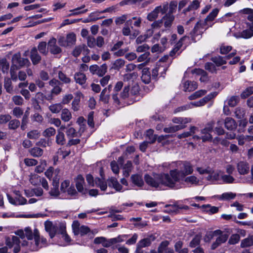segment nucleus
Segmentation results:
<instances>
[{
    "instance_id": "obj_5",
    "label": "nucleus",
    "mask_w": 253,
    "mask_h": 253,
    "mask_svg": "<svg viewBox=\"0 0 253 253\" xmlns=\"http://www.w3.org/2000/svg\"><path fill=\"white\" fill-rule=\"evenodd\" d=\"M30 63L27 58L21 57L20 53H16L12 56V66L10 69V74L12 79H16L17 74L15 70H17L19 67L27 65Z\"/></svg>"
},
{
    "instance_id": "obj_50",
    "label": "nucleus",
    "mask_w": 253,
    "mask_h": 253,
    "mask_svg": "<svg viewBox=\"0 0 253 253\" xmlns=\"http://www.w3.org/2000/svg\"><path fill=\"white\" fill-rule=\"evenodd\" d=\"M107 90L106 88H104L101 92L100 95L99 100L102 102L104 104H107L109 102L110 99V95L106 94Z\"/></svg>"
},
{
    "instance_id": "obj_38",
    "label": "nucleus",
    "mask_w": 253,
    "mask_h": 253,
    "mask_svg": "<svg viewBox=\"0 0 253 253\" xmlns=\"http://www.w3.org/2000/svg\"><path fill=\"white\" fill-rule=\"evenodd\" d=\"M95 186L99 187L102 191H105L107 188L106 182L99 178L95 179Z\"/></svg>"
},
{
    "instance_id": "obj_54",
    "label": "nucleus",
    "mask_w": 253,
    "mask_h": 253,
    "mask_svg": "<svg viewBox=\"0 0 253 253\" xmlns=\"http://www.w3.org/2000/svg\"><path fill=\"white\" fill-rule=\"evenodd\" d=\"M40 135V132L38 130H32L27 133V137L31 139H37Z\"/></svg>"
},
{
    "instance_id": "obj_7",
    "label": "nucleus",
    "mask_w": 253,
    "mask_h": 253,
    "mask_svg": "<svg viewBox=\"0 0 253 253\" xmlns=\"http://www.w3.org/2000/svg\"><path fill=\"white\" fill-rule=\"evenodd\" d=\"M207 76V73L201 69H195L191 70L187 69L184 74L185 78H199L200 79L206 78Z\"/></svg>"
},
{
    "instance_id": "obj_14",
    "label": "nucleus",
    "mask_w": 253,
    "mask_h": 253,
    "mask_svg": "<svg viewBox=\"0 0 253 253\" xmlns=\"http://www.w3.org/2000/svg\"><path fill=\"white\" fill-rule=\"evenodd\" d=\"M76 186L79 192L85 194L86 190L84 188V179L81 175H78L75 180Z\"/></svg>"
},
{
    "instance_id": "obj_40",
    "label": "nucleus",
    "mask_w": 253,
    "mask_h": 253,
    "mask_svg": "<svg viewBox=\"0 0 253 253\" xmlns=\"http://www.w3.org/2000/svg\"><path fill=\"white\" fill-rule=\"evenodd\" d=\"M253 245V236H250L243 240L241 243L242 248H246Z\"/></svg>"
},
{
    "instance_id": "obj_46",
    "label": "nucleus",
    "mask_w": 253,
    "mask_h": 253,
    "mask_svg": "<svg viewBox=\"0 0 253 253\" xmlns=\"http://www.w3.org/2000/svg\"><path fill=\"white\" fill-rule=\"evenodd\" d=\"M51 74L53 79H55L57 78H58L59 79H69L66 78L64 74L58 69L54 70Z\"/></svg>"
},
{
    "instance_id": "obj_4",
    "label": "nucleus",
    "mask_w": 253,
    "mask_h": 253,
    "mask_svg": "<svg viewBox=\"0 0 253 253\" xmlns=\"http://www.w3.org/2000/svg\"><path fill=\"white\" fill-rule=\"evenodd\" d=\"M218 12L219 9L214 8L210 13L204 21H199L196 23L193 30L190 33V38L193 42H196L197 40H199L204 31L209 27L211 26V25H208V22L212 21L217 16Z\"/></svg>"
},
{
    "instance_id": "obj_36",
    "label": "nucleus",
    "mask_w": 253,
    "mask_h": 253,
    "mask_svg": "<svg viewBox=\"0 0 253 253\" xmlns=\"http://www.w3.org/2000/svg\"><path fill=\"white\" fill-rule=\"evenodd\" d=\"M66 142V139L64 133L60 130H58L56 136V143L58 145H63Z\"/></svg>"
},
{
    "instance_id": "obj_27",
    "label": "nucleus",
    "mask_w": 253,
    "mask_h": 253,
    "mask_svg": "<svg viewBox=\"0 0 253 253\" xmlns=\"http://www.w3.org/2000/svg\"><path fill=\"white\" fill-rule=\"evenodd\" d=\"M224 123L225 128L228 130H233L235 129L237 126L235 121L230 117L226 118Z\"/></svg>"
},
{
    "instance_id": "obj_45",
    "label": "nucleus",
    "mask_w": 253,
    "mask_h": 253,
    "mask_svg": "<svg viewBox=\"0 0 253 253\" xmlns=\"http://www.w3.org/2000/svg\"><path fill=\"white\" fill-rule=\"evenodd\" d=\"M140 87L137 84H134L131 87L130 90V94L132 97L135 98L137 97V95L139 93Z\"/></svg>"
},
{
    "instance_id": "obj_30",
    "label": "nucleus",
    "mask_w": 253,
    "mask_h": 253,
    "mask_svg": "<svg viewBox=\"0 0 253 253\" xmlns=\"http://www.w3.org/2000/svg\"><path fill=\"white\" fill-rule=\"evenodd\" d=\"M85 7V5L83 4L81 7H77L75 9L70 10V12H71L68 14V16H77L79 15H81L84 13H86L87 11V9H85L81 10V9L84 8Z\"/></svg>"
},
{
    "instance_id": "obj_12",
    "label": "nucleus",
    "mask_w": 253,
    "mask_h": 253,
    "mask_svg": "<svg viewBox=\"0 0 253 253\" xmlns=\"http://www.w3.org/2000/svg\"><path fill=\"white\" fill-rule=\"evenodd\" d=\"M231 231L229 230H228L227 231V233L224 234L223 235H220L218 237H217L215 240V242H214L211 246V250H215L216 249L218 246H219L220 245H221L223 243H224L226 242L227 240L229 235L230 234Z\"/></svg>"
},
{
    "instance_id": "obj_6",
    "label": "nucleus",
    "mask_w": 253,
    "mask_h": 253,
    "mask_svg": "<svg viewBox=\"0 0 253 253\" xmlns=\"http://www.w3.org/2000/svg\"><path fill=\"white\" fill-rule=\"evenodd\" d=\"M131 19L127 20L123 28L122 32L124 36H129L130 39H134L139 34V31L136 29H133L132 26L131 27V28L129 27V24L131 25Z\"/></svg>"
},
{
    "instance_id": "obj_21",
    "label": "nucleus",
    "mask_w": 253,
    "mask_h": 253,
    "mask_svg": "<svg viewBox=\"0 0 253 253\" xmlns=\"http://www.w3.org/2000/svg\"><path fill=\"white\" fill-rule=\"evenodd\" d=\"M237 169L240 174H246L249 172V165L245 162H240L237 164Z\"/></svg>"
},
{
    "instance_id": "obj_58",
    "label": "nucleus",
    "mask_w": 253,
    "mask_h": 253,
    "mask_svg": "<svg viewBox=\"0 0 253 253\" xmlns=\"http://www.w3.org/2000/svg\"><path fill=\"white\" fill-rule=\"evenodd\" d=\"M79 95L77 96L72 102V109L74 111H77L79 109V103L80 102V95L81 93H79Z\"/></svg>"
},
{
    "instance_id": "obj_3",
    "label": "nucleus",
    "mask_w": 253,
    "mask_h": 253,
    "mask_svg": "<svg viewBox=\"0 0 253 253\" xmlns=\"http://www.w3.org/2000/svg\"><path fill=\"white\" fill-rule=\"evenodd\" d=\"M144 179L150 186L158 189H162L163 187H173V183L170 173L155 174L153 176L145 174Z\"/></svg>"
},
{
    "instance_id": "obj_63",
    "label": "nucleus",
    "mask_w": 253,
    "mask_h": 253,
    "mask_svg": "<svg viewBox=\"0 0 253 253\" xmlns=\"http://www.w3.org/2000/svg\"><path fill=\"white\" fill-rule=\"evenodd\" d=\"M240 237L238 234H234L231 236L228 243L230 245H234L238 243L240 240Z\"/></svg>"
},
{
    "instance_id": "obj_61",
    "label": "nucleus",
    "mask_w": 253,
    "mask_h": 253,
    "mask_svg": "<svg viewBox=\"0 0 253 253\" xmlns=\"http://www.w3.org/2000/svg\"><path fill=\"white\" fill-rule=\"evenodd\" d=\"M201 237L198 235H196L190 242L189 246L191 248H196L198 247L200 243Z\"/></svg>"
},
{
    "instance_id": "obj_19",
    "label": "nucleus",
    "mask_w": 253,
    "mask_h": 253,
    "mask_svg": "<svg viewBox=\"0 0 253 253\" xmlns=\"http://www.w3.org/2000/svg\"><path fill=\"white\" fill-rule=\"evenodd\" d=\"M240 12L248 15V20L252 22H247L246 25L249 28H253V9L246 8L241 10Z\"/></svg>"
},
{
    "instance_id": "obj_11",
    "label": "nucleus",
    "mask_w": 253,
    "mask_h": 253,
    "mask_svg": "<svg viewBox=\"0 0 253 253\" xmlns=\"http://www.w3.org/2000/svg\"><path fill=\"white\" fill-rule=\"evenodd\" d=\"M165 208H166L165 211L172 214H175L179 213V210H188L189 209V207L187 206L177 204L167 205Z\"/></svg>"
},
{
    "instance_id": "obj_18",
    "label": "nucleus",
    "mask_w": 253,
    "mask_h": 253,
    "mask_svg": "<svg viewBox=\"0 0 253 253\" xmlns=\"http://www.w3.org/2000/svg\"><path fill=\"white\" fill-rule=\"evenodd\" d=\"M217 92H211L210 94L207 95L206 96H205V97L200 99L199 101L195 102L194 104L195 106L198 107L203 106L207 102L210 101L211 100L213 99L214 97H215L217 95Z\"/></svg>"
},
{
    "instance_id": "obj_41",
    "label": "nucleus",
    "mask_w": 253,
    "mask_h": 253,
    "mask_svg": "<svg viewBox=\"0 0 253 253\" xmlns=\"http://www.w3.org/2000/svg\"><path fill=\"white\" fill-rule=\"evenodd\" d=\"M146 139L149 140V143H153L156 140V135L154 134V130L152 129H148L146 133Z\"/></svg>"
},
{
    "instance_id": "obj_48",
    "label": "nucleus",
    "mask_w": 253,
    "mask_h": 253,
    "mask_svg": "<svg viewBox=\"0 0 253 253\" xmlns=\"http://www.w3.org/2000/svg\"><path fill=\"white\" fill-rule=\"evenodd\" d=\"M125 64V61L122 59H118L116 60L113 64L112 68L115 70H119L123 67Z\"/></svg>"
},
{
    "instance_id": "obj_23",
    "label": "nucleus",
    "mask_w": 253,
    "mask_h": 253,
    "mask_svg": "<svg viewBox=\"0 0 253 253\" xmlns=\"http://www.w3.org/2000/svg\"><path fill=\"white\" fill-rule=\"evenodd\" d=\"M198 85L196 82L191 80H187L184 82L183 90L185 91H192L197 88Z\"/></svg>"
},
{
    "instance_id": "obj_62",
    "label": "nucleus",
    "mask_w": 253,
    "mask_h": 253,
    "mask_svg": "<svg viewBox=\"0 0 253 253\" xmlns=\"http://www.w3.org/2000/svg\"><path fill=\"white\" fill-rule=\"evenodd\" d=\"M56 130L52 127H50L46 128L42 133L43 136L46 137H49L51 136L54 135L55 134Z\"/></svg>"
},
{
    "instance_id": "obj_20",
    "label": "nucleus",
    "mask_w": 253,
    "mask_h": 253,
    "mask_svg": "<svg viewBox=\"0 0 253 253\" xmlns=\"http://www.w3.org/2000/svg\"><path fill=\"white\" fill-rule=\"evenodd\" d=\"M220 176V171L219 170H213L211 169H210V172L208 173V175L206 177V179L211 181L215 182L218 180Z\"/></svg>"
},
{
    "instance_id": "obj_49",
    "label": "nucleus",
    "mask_w": 253,
    "mask_h": 253,
    "mask_svg": "<svg viewBox=\"0 0 253 253\" xmlns=\"http://www.w3.org/2000/svg\"><path fill=\"white\" fill-rule=\"evenodd\" d=\"M228 106L233 107L235 106L239 101V97L238 96H232L226 100Z\"/></svg>"
},
{
    "instance_id": "obj_15",
    "label": "nucleus",
    "mask_w": 253,
    "mask_h": 253,
    "mask_svg": "<svg viewBox=\"0 0 253 253\" xmlns=\"http://www.w3.org/2000/svg\"><path fill=\"white\" fill-rule=\"evenodd\" d=\"M48 48L53 54H57L61 52V49L56 45V40L55 38L49 40L48 42Z\"/></svg>"
},
{
    "instance_id": "obj_53",
    "label": "nucleus",
    "mask_w": 253,
    "mask_h": 253,
    "mask_svg": "<svg viewBox=\"0 0 253 253\" xmlns=\"http://www.w3.org/2000/svg\"><path fill=\"white\" fill-rule=\"evenodd\" d=\"M20 125V121H18V120H16V119H13L12 120H10L9 121V123H8V128L9 129H13V130L16 129Z\"/></svg>"
},
{
    "instance_id": "obj_34",
    "label": "nucleus",
    "mask_w": 253,
    "mask_h": 253,
    "mask_svg": "<svg viewBox=\"0 0 253 253\" xmlns=\"http://www.w3.org/2000/svg\"><path fill=\"white\" fill-rule=\"evenodd\" d=\"M236 194L232 192H226L223 193L221 195L217 196V198L219 200L227 201L231 199H233L235 198Z\"/></svg>"
},
{
    "instance_id": "obj_44",
    "label": "nucleus",
    "mask_w": 253,
    "mask_h": 253,
    "mask_svg": "<svg viewBox=\"0 0 253 253\" xmlns=\"http://www.w3.org/2000/svg\"><path fill=\"white\" fill-rule=\"evenodd\" d=\"M197 128L195 126H192L190 128V130L189 131L184 132L181 134L178 135L177 137L179 139L183 138H186L189 136H191L196 132V130Z\"/></svg>"
},
{
    "instance_id": "obj_24",
    "label": "nucleus",
    "mask_w": 253,
    "mask_h": 253,
    "mask_svg": "<svg viewBox=\"0 0 253 253\" xmlns=\"http://www.w3.org/2000/svg\"><path fill=\"white\" fill-rule=\"evenodd\" d=\"M131 180L132 183L138 187L141 188L144 185V181L141 175L136 174L131 176Z\"/></svg>"
},
{
    "instance_id": "obj_57",
    "label": "nucleus",
    "mask_w": 253,
    "mask_h": 253,
    "mask_svg": "<svg viewBox=\"0 0 253 253\" xmlns=\"http://www.w3.org/2000/svg\"><path fill=\"white\" fill-rule=\"evenodd\" d=\"M90 232L89 228L85 225L81 226L80 229L78 231V235L80 234L81 236H83L87 235L89 237V232Z\"/></svg>"
},
{
    "instance_id": "obj_51",
    "label": "nucleus",
    "mask_w": 253,
    "mask_h": 253,
    "mask_svg": "<svg viewBox=\"0 0 253 253\" xmlns=\"http://www.w3.org/2000/svg\"><path fill=\"white\" fill-rule=\"evenodd\" d=\"M200 1L198 0H194L188 7L185 9V11L197 9L200 7Z\"/></svg>"
},
{
    "instance_id": "obj_39",
    "label": "nucleus",
    "mask_w": 253,
    "mask_h": 253,
    "mask_svg": "<svg viewBox=\"0 0 253 253\" xmlns=\"http://www.w3.org/2000/svg\"><path fill=\"white\" fill-rule=\"evenodd\" d=\"M29 152L31 155L34 157H40L43 154V150L41 148L37 147L30 149Z\"/></svg>"
},
{
    "instance_id": "obj_56",
    "label": "nucleus",
    "mask_w": 253,
    "mask_h": 253,
    "mask_svg": "<svg viewBox=\"0 0 253 253\" xmlns=\"http://www.w3.org/2000/svg\"><path fill=\"white\" fill-rule=\"evenodd\" d=\"M66 40L68 46L74 44L76 40L75 34L74 33H70L68 34L66 38Z\"/></svg>"
},
{
    "instance_id": "obj_2",
    "label": "nucleus",
    "mask_w": 253,
    "mask_h": 253,
    "mask_svg": "<svg viewBox=\"0 0 253 253\" xmlns=\"http://www.w3.org/2000/svg\"><path fill=\"white\" fill-rule=\"evenodd\" d=\"M16 235L22 239L26 238L27 241L24 240L21 244L22 247H26L32 251H38L39 249L47 245V240L43 237H41L39 230L35 229L32 231L30 227H27L24 230H18L15 232Z\"/></svg>"
},
{
    "instance_id": "obj_17",
    "label": "nucleus",
    "mask_w": 253,
    "mask_h": 253,
    "mask_svg": "<svg viewBox=\"0 0 253 253\" xmlns=\"http://www.w3.org/2000/svg\"><path fill=\"white\" fill-rule=\"evenodd\" d=\"M82 52H84V54L87 55L89 54L90 50L87 48L85 44H82L75 47L72 52V54L74 56L77 57L79 56Z\"/></svg>"
},
{
    "instance_id": "obj_28",
    "label": "nucleus",
    "mask_w": 253,
    "mask_h": 253,
    "mask_svg": "<svg viewBox=\"0 0 253 253\" xmlns=\"http://www.w3.org/2000/svg\"><path fill=\"white\" fill-rule=\"evenodd\" d=\"M53 187L51 188L49 193L50 195L54 198H57L60 194L58 189L59 182L56 180H54L52 183Z\"/></svg>"
},
{
    "instance_id": "obj_32",
    "label": "nucleus",
    "mask_w": 253,
    "mask_h": 253,
    "mask_svg": "<svg viewBox=\"0 0 253 253\" xmlns=\"http://www.w3.org/2000/svg\"><path fill=\"white\" fill-rule=\"evenodd\" d=\"M109 186L113 187L117 191L120 192L122 189V186L119 183L117 179L114 177H111L108 180Z\"/></svg>"
},
{
    "instance_id": "obj_16",
    "label": "nucleus",
    "mask_w": 253,
    "mask_h": 253,
    "mask_svg": "<svg viewBox=\"0 0 253 253\" xmlns=\"http://www.w3.org/2000/svg\"><path fill=\"white\" fill-rule=\"evenodd\" d=\"M174 19V16L172 14V10H170L162 18L163 23L165 28L170 27Z\"/></svg>"
},
{
    "instance_id": "obj_10",
    "label": "nucleus",
    "mask_w": 253,
    "mask_h": 253,
    "mask_svg": "<svg viewBox=\"0 0 253 253\" xmlns=\"http://www.w3.org/2000/svg\"><path fill=\"white\" fill-rule=\"evenodd\" d=\"M213 125H210L209 126L205 127L204 129L201 130L202 135L201 136L198 135H195L193 136L194 139H202L203 141L205 142L207 141H209L211 139V135L210 134V132L213 129Z\"/></svg>"
},
{
    "instance_id": "obj_13",
    "label": "nucleus",
    "mask_w": 253,
    "mask_h": 253,
    "mask_svg": "<svg viewBox=\"0 0 253 253\" xmlns=\"http://www.w3.org/2000/svg\"><path fill=\"white\" fill-rule=\"evenodd\" d=\"M44 227L51 238H53L55 236L58 229L56 225L49 221H46L44 222Z\"/></svg>"
},
{
    "instance_id": "obj_64",
    "label": "nucleus",
    "mask_w": 253,
    "mask_h": 253,
    "mask_svg": "<svg viewBox=\"0 0 253 253\" xmlns=\"http://www.w3.org/2000/svg\"><path fill=\"white\" fill-rule=\"evenodd\" d=\"M253 93V87L250 86L247 87L241 94L242 98H246Z\"/></svg>"
},
{
    "instance_id": "obj_59",
    "label": "nucleus",
    "mask_w": 253,
    "mask_h": 253,
    "mask_svg": "<svg viewBox=\"0 0 253 253\" xmlns=\"http://www.w3.org/2000/svg\"><path fill=\"white\" fill-rule=\"evenodd\" d=\"M38 49L40 53L43 54H46L48 51L46 49V42H41L38 46Z\"/></svg>"
},
{
    "instance_id": "obj_29",
    "label": "nucleus",
    "mask_w": 253,
    "mask_h": 253,
    "mask_svg": "<svg viewBox=\"0 0 253 253\" xmlns=\"http://www.w3.org/2000/svg\"><path fill=\"white\" fill-rule=\"evenodd\" d=\"M238 16L235 15V13L228 12L226 13L221 18L218 19L220 22L224 21H236L238 19Z\"/></svg>"
},
{
    "instance_id": "obj_1",
    "label": "nucleus",
    "mask_w": 253,
    "mask_h": 253,
    "mask_svg": "<svg viewBox=\"0 0 253 253\" xmlns=\"http://www.w3.org/2000/svg\"><path fill=\"white\" fill-rule=\"evenodd\" d=\"M171 167L173 169L169 171L173 187H175L176 183L197 185L199 184V179L194 175L186 177L191 174L193 172V168L191 163L187 161H177L173 162Z\"/></svg>"
},
{
    "instance_id": "obj_22",
    "label": "nucleus",
    "mask_w": 253,
    "mask_h": 253,
    "mask_svg": "<svg viewBox=\"0 0 253 253\" xmlns=\"http://www.w3.org/2000/svg\"><path fill=\"white\" fill-rule=\"evenodd\" d=\"M253 36V28H249L239 32L236 36L237 38H243L248 39Z\"/></svg>"
},
{
    "instance_id": "obj_9",
    "label": "nucleus",
    "mask_w": 253,
    "mask_h": 253,
    "mask_svg": "<svg viewBox=\"0 0 253 253\" xmlns=\"http://www.w3.org/2000/svg\"><path fill=\"white\" fill-rule=\"evenodd\" d=\"M107 65L106 64H103L101 66L97 65H93L90 66L89 71L94 75H97L98 77H103L107 72Z\"/></svg>"
},
{
    "instance_id": "obj_43",
    "label": "nucleus",
    "mask_w": 253,
    "mask_h": 253,
    "mask_svg": "<svg viewBox=\"0 0 253 253\" xmlns=\"http://www.w3.org/2000/svg\"><path fill=\"white\" fill-rule=\"evenodd\" d=\"M123 174L126 177L129 175L130 172L132 170V163L131 161H127L123 168Z\"/></svg>"
},
{
    "instance_id": "obj_26",
    "label": "nucleus",
    "mask_w": 253,
    "mask_h": 253,
    "mask_svg": "<svg viewBox=\"0 0 253 253\" xmlns=\"http://www.w3.org/2000/svg\"><path fill=\"white\" fill-rule=\"evenodd\" d=\"M154 240L155 238L153 236H149L139 241L137 244V246L141 248L148 247Z\"/></svg>"
},
{
    "instance_id": "obj_52",
    "label": "nucleus",
    "mask_w": 253,
    "mask_h": 253,
    "mask_svg": "<svg viewBox=\"0 0 253 253\" xmlns=\"http://www.w3.org/2000/svg\"><path fill=\"white\" fill-rule=\"evenodd\" d=\"M212 61L214 62L217 66H220L226 63V60L223 59V57L218 56L212 58Z\"/></svg>"
},
{
    "instance_id": "obj_47",
    "label": "nucleus",
    "mask_w": 253,
    "mask_h": 253,
    "mask_svg": "<svg viewBox=\"0 0 253 253\" xmlns=\"http://www.w3.org/2000/svg\"><path fill=\"white\" fill-rule=\"evenodd\" d=\"M62 108L61 103L52 104L48 107L49 110L53 113H58L62 110Z\"/></svg>"
},
{
    "instance_id": "obj_31",
    "label": "nucleus",
    "mask_w": 253,
    "mask_h": 253,
    "mask_svg": "<svg viewBox=\"0 0 253 253\" xmlns=\"http://www.w3.org/2000/svg\"><path fill=\"white\" fill-rule=\"evenodd\" d=\"M31 59L34 64H37L41 60V56L37 52V49L36 47H34L31 51Z\"/></svg>"
},
{
    "instance_id": "obj_60",
    "label": "nucleus",
    "mask_w": 253,
    "mask_h": 253,
    "mask_svg": "<svg viewBox=\"0 0 253 253\" xmlns=\"http://www.w3.org/2000/svg\"><path fill=\"white\" fill-rule=\"evenodd\" d=\"M169 5L168 3L166 2L164 3L162 5H160L155 7V9L158 12V13H161L162 14H165L167 12L168 10Z\"/></svg>"
},
{
    "instance_id": "obj_33",
    "label": "nucleus",
    "mask_w": 253,
    "mask_h": 253,
    "mask_svg": "<svg viewBox=\"0 0 253 253\" xmlns=\"http://www.w3.org/2000/svg\"><path fill=\"white\" fill-rule=\"evenodd\" d=\"M49 84L54 87L51 90L52 93L58 94L61 92V88L59 86L60 83L58 80H50Z\"/></svg>"
},
{
    "instance_id": "obj_37",
    "label": "nucleus",
    "mask_w": 253,
    "mask_h": 253,
    "mask_svg": "<svg viewBox=\"0 0 253 253\" xmlns=\"http://www.w3.org/2000/svg\"><path fill=\"white\" fill-rule=\"evenodd\" d=\"M65 132L67 137L69 138H73L78 136V133L76 129L73 127H71L70 124L67 125V130Z\"/></svg>"
},
{
    "instance_id": "obj_55",
    "label": "nucleus",
    "mask_w": 253,
    "mask_h": 253,
    "mask_svg": "<svg viewBox=\"0 0 253 253\" xmlns=\"http://www.w3.org/2000/svg\"><path fill=\"white\" fill-rule=\"evenodd\" d=\"M207 93V91L204 89L199 90L196 91L189 96V98L191 100L195 99L197 98L200 97L202 96L205 95Z\"/></svg>"
},
{
    "instance_id": "obj_25",
    "label": "nucleus",
    "mask_w": 253,
    "mask_h": 253,
    "mask_svg": "<svg viewBox=\"0 0 253 253\" xmlns=\"http://www.w3.org/2000/svg\"><path fill=\"white\" fill-rule=\"evenodd\" d=\"M189 38L188 36H185L181 38L178 42L175 45L174 47L169 52V55L170 56H174L176 53L178 52L179 50L182 47L183 42L186 39Z\"/></svg>"
},
{
    "instance_id": "obj_35",
    "label": "nucleus",
    "mask_w": 253,
    "mask_h": 253,
    "mask_svg": "<svg viewBox=\"0 0 253 253\" xmlns=\"http://www.w3.org/2000/svg\"><path fill=\"white\" fill-rule=\"evenodd\" d=\"M61 118L62 121L67 122L72 119V114L68 109H63L62 110L61 114Z\"/></svg>"
},
{
    "instance_id": "obj_8",
    "label": "nucleus",
    "mask_w": 253,
    "mask_h": 253,
    "mask_svg": "<svg viewBox=\"0 0 253 253\" xmlns=\"http://www.w3.org/2000/svg\"><path fill=\"white\" fill-rule=\"evenodd\" d=\"M20 241L18 237L12 236L11 238L8 237L6 239V245L9 248H14L13 252L17 253L20 251Z\"/></svg>"
},
{
    "instance_id": "obj_42",
    "label": "nucleus",
    "mask_w": 253,
    "mask_h": 253,
    "mask_svg": "<svg viewBox=\"0 0 253 253\" xmlns=\"http://www.w3.org/2000/svg\"><path fill=\"white\" fill-rule=\"evenodd\" d=\"M172 121L175 124H179V125H186L191 122V119L188 118H177L174 117L172 119Z\"/></svg>"
}]
</instances>
